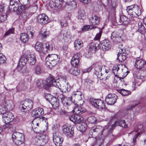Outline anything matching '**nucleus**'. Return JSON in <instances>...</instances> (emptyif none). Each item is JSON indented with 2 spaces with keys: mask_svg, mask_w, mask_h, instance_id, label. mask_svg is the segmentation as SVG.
<instances>
[{
  "mask_svg": "<svg viewBox=\"0 0 146 146\" xmlns=\"http://www.w3.org/2000/svg\"><path fill=\"white\" fill-rule=\"evenodd\" d=\"M53 97H52V96L49 94H46L45 95V97L46 99L49 102V101H50L51 98Z\"/></svg>",
  "mask_w": 146,
  "mask_h": 146,
  "instance_id": "680f3d73",
  "label": "nucleus"
},
{
  "mask_svg": "<svg viewBox=\"0 0 146 146\" xmlns=\"http://www.w3.org/2000/svg\"><path fill=\"white\" fill-rule=\"evenodd\" d=\"M62 129L63 133L66 136L69 137L72 136L74 132L67 125H64L62 127Z\"/></svg>",
  "mask_w": 146,
  "mask_h": 146,
  "instance_id": "5701e85b",
  "label": "nucleus"
},
{
  "mask_svg": "<svg viewBox=\"0 0 146 146\" xmlns=\"http://www.w3.org/2000/svg\"><path fill=\"white\" fill-rule=\"evenodd\" d=\"M117 98V96L115 94H109L106 96L105 102L108 105H113L116 103Z\"/></svg>",
  "mask_w": 146,
  "mask_h": 146,
  "instance_id": "ddd939ff",
  "label": "nucleus"
},
{
  "mask_svg": "<svg viewBox=\"0 0 146 146\" xmlns=\"http://www.w3.org/2000/svg\"><path fill=\"white\" fill-rule=\"evenodd\" d=\"M127 69L125 66L123 64H120L114 66L112 69V72L115 76H119L124 75V73L126 72Z\"/></svg>",
  "mask_w": 146,
  "mask_h": 146,
  "instance_id": "7ed1b4c3",
  "label": "nucleus"
},
{
  "mask_svg": "<svg viewBox=\"0 0 146 146\" xmlns=\"http://www.w3.org/2000/svg\"><path fill=\"white\" fill-rule=\"evenodd\" d=\"M44 85V87L46 90H48L50 87H52L54 90L56 89L58 86V84L53 77H50L45 81Z\"/></svg>",
  "mask_w": 146,
  "mask_h": 146,
  "instance_id": "39448f33",
  "label": "nucleus"
},
{
  "mask_svg": "<svg viewBox=\"0 0 146 146\" xmlns=\"http://www.w3.org/2000/svg\"><path fill=\"white\" fill-rule=\"evenodd\" d=\"M80 71V70L77 68L73 67L69 70V72L72 75L76 76L79 74Z\"/></svg>",
  "mask_w": 146,
  "mask_h": 146,
  "instance_id": "58836bf2",
  "label": "nucleus"
},
{
  "mask_svg": "<svg viewBox=\"0 0 146 146\" xmlns=\"http://www.w3.org/2000/svg\"><path fill=\"white\" fill-rule=\"evenodd\" d=\"M146 65V62L145 60L141 58H137L135 60L134 66L139 69H141Z\"/></svg>",
  "mask_w": 146,
  "mask_h": 146,
  "instance_id": "6ab92c4d",
  "label": "nucleus"
},
{
  "mask_svg": "<svg viewBox=\"0 0 146 146\" xmlns=\"http://www.w3.org/2000/svg\"><path fill=\"white\" fill-rule=\"evenodd\" d=\"M80 56V54L78 53L74 55L71 60V63L72 65L74 67H77L78 66Z\"/></svg>",
  "mask_w": 146,
  "mask_h": 146,
  "instance_id": "4be33fe9",
  "label": "nucleus"
},
{
  "mask_svg": "<svg viewBox=\"0 0 146 146\" xmlns=\"http://www.w3.org/2000/svg\"><path fill=\"white\" fill-rule=\"evenodd\" d=\"M53 139L55 144L57 146H61L63 141L62 138L59 136L58 133H54L53 134Z\"/></svg>",
  "mask_w": 146,
  "mask_h": 146,
  "instance_id": "dca6fc26",
  "label": "nucleus"
},
{
  "mask_svg": "<svg viewBox=\"0 0 146 146\" xmlns=\"http://www.w3.org/2000/svg\"><path fill=\"white\" fill-rule=\"evenodd\" d=\"M96 28V26H92L91 25H87L84 26L82 29V30L83 31H85Z\"/></svg>",
  "mask_w": 146,
  "mask_h": 146,
  "instance_id": "de8ad7c7",
  "label": "nucleus"
},
{
  "mask_svg": "<svg viewBox=\"0 0 146 146\" xmlns=\"http://www.w3.org/2000/svg\"><path fill=\"white\" fill-rule=\"evenodd\" d=\"M37 21L38 23L42 25H45L48 23L49 20L46 14H43L38 16L37 18Z\"/></svg>",
  "mask_w": 146,
  "mask_h": 146,
  "instance_id": "f3484780",
  "label": "nucleus"
},
{
  "mask_svg": "<svg viewBox=\"0 0 146 146\" xmlns=\"http://www.w3.org/2000/svg\"><path fill=\"white\" fill-rule=\"evenodd\" d=\"M35 48L38 52H44V48L41 42H37L35 45Z\"/></svg>",
  "mask_w": 146,
  "mask_h": 146,
  "instance_id": "72a5a7b5",
  "label": "nucleus"
},
{
  "mask_svg": "<svg viewBox=\"0 0 146 146\" xmlns=\"http://www.w3.org/2000/svg\"><path fill=\"white\" fill-rule=\"evenodd\" d=\"M139 29L138 31L140 33H142L145 31V27L142 22H139L138 24Z\"/></svg>",
  "mask_w": 146,
  "mask_h": 146,
  "instance_id": "c03bdc74",
  "label": "nucleus"
},
{
  "mask_svg": "<svg viewBox=\"0 0 146 146\" xmlns=\"http://www.w3.org/2000/svg\"><path fill=\"white\" fill-rule=\"evenodd\" d=\"M60 24L62 27H66L67 25V23L65 21H61L60 22Z\"/></svg>",
  "mask_w": 146,
  "mask_h": 146,
  "instance_id": "774afa93",
  "label": "nucleus"
},
{
  "mask_svg": "<svg viewBox=\"0 0 146 146\" xmlns=\"http://www.w3.org/2000/svg\"><path fill=\"white\" fill-rule=\"evenodd\" d=\"M133 5H131L127 7L126 11L128 15L133 17H137L138 16L137 14L133 11Z\"/></svg>",
  "mask_w": 146,
  "mask_h": 146,
  "instance_id": "c85d7f7f",
  "label": "nucleus"
},
{
  "mask_svg": "<svg viewBox=\"0 0 146 146\" xmlns=\"http://www.w3.org/2000/svg\"><path fill=\"white\" fill-rule=\"evenodd\" d=\"M119 20L117 23L119 25L127 24L129 22V19L126 17L122 15L120 17Z\"/></svg>",
  "mask_w": 146,
  "mask_h": 146,
  "instance_id": "c756f323",
  "label": "nucleus"
},
{
  "mask_svg": "<svg viewBox=\"0 0 146 146\" xmlns=\"http://www.w3.org/2000/svg\"><path fill=\"white\" fill-rule=\"evenodd\" d=\"M5 57L2 53H0V64H3L6 61Z\"/></svg>",
  "mask_w": 146,
  "mask_h": 146,
  "instance_id": "864d4df0",
  "label": "nucleus"
},
{
  "mask_svg": "<svg viewBox=\"0 0 146 146\" xmlns=\"http://www.w3.org/2000/svg\"><path fill=\"white\" fill-rule=\"evenodd\" d=\"M99 46V44L97 43H91L89 49L90 51L94 52Z\"/></svg>",
  "mask_w": 146,
  "mask_h": 146,
  "instance_id": "ea45409f",
  "label": "nucleus"
},
{
  "mask_svg": "<svg viewBox=\"0 0 146 146\" xmlns=\"http://www.w3.org/2000/svg\"><path fill=\"white\" fill-rule=\"evenodd\" d=\"M49 5L50 6L51 8H54L56 6V5L55 4V3L53 1V0H51L49 3Z\"/></svg>",
  "mask_w": 146,
  "mask_h": 146,
  "instance_id": "bf43d9fd",
  "label": "nucleus"
},
{
  "mask_svg": "<svg viewBox=\"0 0 146 146\" xmlns=\"http://www.w3.org/2000/svg\"><path fill=\"white\" fill-rule=\"evenodd\" d=\"M100 45L102 48L103 50H108L110 48L111 45L110 43L107 40H105L101 41Z\"/></svg>",
  "mask_w": 146,
  "mask_h": 146,
  "instance_id": "b1692460",
  "label": "nucleus"
},
{
  "mask_svg": "<svg viewBox=\"0 0 146 146\" xmlns=\"http://www.w3.org/2000/svg\"><path fill=\"white\" fill-rule=\"evenodd\" d=\"M69 119L75 124L80 123L82 122L83 118L81 116L77 115H73L69 117Z\"/></svg>",
  "mask_w": 146,
  "mask_h": 146,
  "instance_id": "412c9836",
  "label": "nucleus"
},
{
  "mask_svg": "<svg viewBox=\"0 0 146 146\" xmlns=\"http://www.w3.org/2000/svg\"><path fill=\"white\" fill-rule=\"evenodd\" d=\"M7 17L6 15H0V23L4 22L6 19Z\"/></svg>",
  "mask_w": 146,
  "mask_h": 146,
  "instance_id": "052dcab7",
  "label": "nucleus"
},
{
  "mask_svg": "<svg viewBox=\"0 0 146 146\" xmlns=\"http://www.w3.org/2000/svg\"><path fill=\"white\" fill-rule=\"evenodd\" d=\"M14 29L13 28L9 29L5 34L4 36L8 35L14 33Z\"/></svg>",
  "mask_w": 146,
  "mask_h": 146,
  "instance_id": "6e6d98bb",
  "label": "nucleus"
},
{
  "mask_svg": "<svg viewBox=\"0 0 146 146\" xmlns=\"http://www.w3.org/2000/svg\"><path fill=\"white\" fill-rule=\"evenodd\" d=\"M48 139V137L46 135L40 134L37 136L35 141L37 145L44 146L47 143Z\"/></svg>",
  "mask_w": 146,
  "mask_h": 146,
  "instance_id": "6e6552de",
  "label": "nucleus"
},
{
  "mask_svg": "<svg viewBox=\"0 0 146 146\" xmlns=\"http://www.w3.org/2000/svg\"><path fill=\"white\" fill-rule=\"evenodd\" d=\"M26 62L31 65H34L35 64L36 58L33 52L27 51L21 58L19 64L24 66Z\"/></svg>",
  "mask_w": 146,
  "mask_h": 146,
  "instance_id": "f257e3e1",
  "label": "nucleus"
},
{
  "mask_svg": "<svg viewBox=\"0 0 146 146\" xmlns=\"http://www.w3.org/2000/svg\"><path fill=\"white\" fill-rule=\"evenodd\" d=\"M118 91L122 95L124 96H127L130 93V91L128 90H126L124 89H121L120 90H118Z\"/></svg>",
  "mask_w": 146,
  "mask_h": 146,
  "instance_id": "49530a36",
  "label": "nucleus"
},
{
  "mask_svg": "<svg viewBox=\"0 0 146 146\" xmlns=\"http://www.w3.org/2000/svg\"><path fill=\"white\" fill-rule=\"evenodd\" d=\"M61 88L62 90L65 92H68L70 90V86L67 81L64 82L63 85L61 87Z\"/></svg>",
  "mask_w": 146,
  "mask_h": 146,
  "instance_id": "f704fd0d",
  "label": "nucleus"
},
{
  "mask_svg": "<svg viewBox=\"0 0 146 146\" xmlns=\"http://www.w3.org/2000/svg\"><path fill=\"white\" fill-rule=\"evenodd\" d=\"M32 127L34 131L36 133H40L41 131L39 129L41 126L40 119L35 118L32 122Z\"/></svg>",
  "mask_w": 146,
  "mask_h": 146,
  "instance_id": "9d476101",
  "label": "nucleus"
},
{
  "mask_svg": "<svg viewBox=\"0 0 146 146\" xmlns=\"http://www.w3.org/2000/svg\"><path fill=\"white\" fill-rule=\"evenodd\" d=\"M102 33V30L100 29H99V32L97 33L94 38L95 40H99L100 38Z\"/></svg>",
  "mask_w": 146,
  "mask_h": 146,
  "instance_id": "603ef678",
  "label": "nucleus"
},
{
  "mask_svg": "<svg viewBox=\"0 0 146 146\" xmlns=\"http://www.w3.org/2000/svg\"><path fill=\"white\" fill-rule=\"evenodd\" d=\"M113 128L111 125V126H109L108 128L104 129L103 128V130L102 132L101 133L100 137H97V139L98 140H101L102 141H103L104 138V137L107 136L109 134L110 130L111 131Z\"/></svg>",
  "mask_w": 146,
  "mask_h": 146,
  "instance_id": "2eb2a0df",
  "label": "nucleus"
},
{
  "mask_svg": "<svg viewBox=\"0 0 146 146\" xmlns=\"http://www.w3.org/2000/svg\"><path fill=\"white\" fill-rule=\"evenodd\" d=\"M3 120L5 123L4 127L5 128L10 127L11 126V122L14 119L13 114L11 112H7L2 116Z\"/></svg>",
  "mask_w": 146,
  "mask_h": 146,
  "instance_id": "20e7f679",
  "label": "nucleus"
},
{
  "mask_svg": "<svg viewBox=\"0 0 146 146\" xmlns=\"http://www.w3.org/2000/svg\"><path fill=\"white\" fill-rule=\"evenodd\" d=\"M44 111L42 108H37L34 110L32 113V116L36 118H38L44 114Z\"/></svg>",
  "mask_w": 146,
  "mask_h": 146,
  "instance_id": "a211bd4d",
  "label": "nucleus"
},
{
  "mask_svg": "<svg viewBox=\"0 0 146 146\" xmlns=\"http://www.w3.org/2000/svg\"><path fill=\"white\" fill-rule=\"evenodd\" d=\"M30 0H22L23 5L26 6L27 7H29L30 5H29Z\"/></svg>",
  "mask_w": 146,
  "mask_h": 146,
  "instance_id": "4d7b16f0",
  "label": "nucleus"
},
{
  "mask_svg": "<svg viewBox=\"0 0 146 146\" xmlns=\"http://www.w3.org/2000/svg\"><path fill=\"white\" fill-rule=\"evenodd\" d=\"M33 102L30 100H27L21 102L19 106L20 110L22 112L26 111V109L27 110H30L33 108Z\"/></svg>",
  "mask_w": 146,
  "mask_h": 146,
  "instance_id": "0eeeda50",
  "label": "nucleus"
},
{
  "mask_svg": "<svg viewBox=\"0 0 146 146\" xmlns=\"http://www.w3.org/2000/svg\"><path fill=\"white\" fill-rule=\"evenodd\" d=\"M53 1H54L55 4H56V6L57 7H58L62 3V0H53Z\"/></svg>",
  "mask_w": 146,
  "mask_h": 146,
  "instance_id": "69168bd1",
  "label": "nucleus"
},
{
  "mask_svg": "<svg viewBox=\"0 0 146 146\" xmlns=\"http://www.w3.org/2000/svg\"><path fill=\"white\" fill-rule=\"evenodd\" d=\"M68 5L71 6L73 9L76 8V3L74 1H72L69 2V3H68Z\"/></svg>",
  "mask_w": 146,
  "mask_h": 146,
  "instance_id": "13d9d810",
  "label": "nucleus"
},
{
  "mask_svg": "<svg viewBox=\"0 0 146 146\" xmlns=\"http://www.w3.org/2000/svg\"><path fill=\"white\" fill-rule=\"evenodd\" d=\"M20 39L22 42L25 43L28 42L29 37L27 34L25 33H23L21 34Z\"/></svg>",
  "mask_w": 146,
  "mask_h": 146,
  "instance_id": "e433bc0d",
  "label": "nucleus"
},
{
  "mask_svg": "<svg viewBox=\"0 0 146 146\" xmlns=\"http://www.w3.org/2000/svg\"><path fill=\"white\" fill-rule=\"evenodd\" d=\"M119 51L118 52L117 58L120 61H122L125 60L127 58V54L124 52L125 50L123 48L119 47Z\"/></svg>",
  "mask_w": 146,
  "mask_h": 146,
  "instance_id": "aec40b11",
  "label": "nucleus"
},
{
  "mask_svg": "<svg viewBox=\"0 0 146 146\" xmlns=\"http://www.w3.org/2000/svg\"><path fill=\"white\" fill-rule=\"evenodd\" d=\"M73 112L75 114V115L80 114L83 113V110L80 106H77L74 107Z\"/></svg>",
  "mask_w": 146,
  "mask_h": 146,
  "instance_id": "4c0bfd02",
  "label": "nucleus"
},
{
  "mask_svg": "<svg viewBox=\"0 0 146 146\" xmlns=\"http://www.w3.org/2000/svg\"><path fill=\"white\" fill-rule=\"evenodd\" d=\"M59 56L56 54H49L46 58V64L50 66V65L52 66L56 65L59 60Z\"/></svg>",
  "mask_w": 146,
  "mask_h": 146,
  "instance_id": "f03ea898",
  "label": "nucleus"
},
{
  "mask_svg": "<svg viewBox=\"0 0 146 146\" xmlns=\"http://www.w3.org/2000/svg\"><path fill=\"white\" fill-rule=\"evenodd\" d=\"M133 134H135V135L133 138L132 143L135 145V143L136 141V139L140 135V133L138 131H134L131 133Z\"/></svg>",
  "mask_w": 146,
  "mask_h": 146,
  "instance_id": "79ce46f5",
  "label": "nucleus"
},
{
  "mask_svg": "<svg viewBox=\"0 0 146 146\" xmlns=\"http://www.w3.org/2000/svg\"><path fill=\"white\" fill-rule=\"evenodd\" d=\"M7 109L4 106H0V114H2V115L5 113H6Z\"/></svg>",
  "mask_w": 146,
  "mask_h": 146,
  "instance_id": "3c124183",
  "label": "nucleus"
},
{
  "mask_svg": "<svg viewBox=\"0 0 146 146\" xmlns=\"http://www.w3.org/2000/svg\"><path fill=\"white\" fill-rule=\"evenodd\" d=\"M100 18L96 16H92L90 19V22L92 26H96V25H98L100 23Z\"/></svg>",
  "mask_w": 146,
  "mask_h": 146,
  "instance_id": "393cba45",
  "label": "nucleus"
},
{
  "mask_svg": "<svg viewBox=\"0 0 146 146\" xmlns=\"http://www.w3.org/2000/svg\"><path fill=\"white\" fill-rule=\"evenodd\" d=\"M21 14V16L24 19H25L28 17L27 16V15L28 14L27 13L23 12Z\"/></svg>",
  "mask_w": 146,
  "mask_h": 146,
  "instance_id": "338daca9",
  "label": "nucleus"
},
{
  "mask_svg": "<svg viewBox=\"0 0 146 146\" xmlns=\"http://www.w3.org/2000/svg\"><path fill=\"white\" fill-rule=\"evenodd\" d=\"M96 117L94 116H91L89 117L87 119L88 121L91 123H94L96 121Z\"/></svg>",
  "mask_w": 146,
  "mask_h": 146,
  "instance_id": "5fc2aeb1",
  "label": "nucleus"
},
{
  "mask_svg": "<svg viewBox=\"0 0 146 146\" xmlns=\"http://www.w3.org/2000/svg\"><path fill=\"white\" fill-rule=\"evenodd\" d=\"M10 8L11 9H13V10L15 11L17 9V8L19 6V2L16 1L15 0H13L10 1Z\"/></svg>",
  "mask_w": 146,
  "mask_h": 146,
  "instance_id": "2f4dec72",
  "label": "nucleus"
},
{
  "mask_svg": "<svg viewBox=\"0 0 146 146\" xmlns=\"http://www.w3.org/2000/svg\"><path fill=\"white\" fill-rule=\"evenodd\" d=\"M29 8L26 7V6L24 5H21L20 6H19L17 9L16 11H17V13L18 14H20L23 12L25 10Z\"/></svg>",
  "mask_w": 146,
  "mask_h": 146,
  "instance_id": "a19ab883",
  "label": "nucleus"
},
{
  "mask_svg": "<svg viewBox=\"0 0 146 146\" xmlns=\"http://www.w3.org/2000/svg\"><path fill=\"white\" fill-rule=\"evenodd\" d=\"M49 33L45 29H42L40 33V35L41 37L43 38L46 37L49 35Z\"/></svg>",
  "mask_w": 146,
  "mask_h": 146,
  "instance_id": "37998d69",
  "label": "nucleus"
},
{
  "mask_svg": "<svg viewBox=\"0 0 146 146\" xmlns=\"http://www.w3.org/2000/svg\"><path fill=\"white\" fill-rule=\"evenodd\" d=\"M117 126H119L125 128L128 127L127 125L126 124L125 121L123 120H118L115 121L114 124L111 125L113 128Z\"/></svg>",
  "mask_w": 146,
  "mask_h": 146,
  "instance_id": "bb28decb",
  "label": "nucleus"
},
{
  "mask_svg": "<svg viewBox=\"0 0 146 146\" xmlns=\"http://www.w3.org/2000/svg\"><path fill=\"white\" fill-rule=\"evenodd\" d=\"M87 125L85 123H84L83 124L81 125L80 127L82 131H85L86 129Z\"/></svg>",
  "mask_w": 146,
  "mask_h": 146,
  "instance_id": "0e129e2a",
  "label": "nucleus"
},
{
  "mask_svg": "<svg viewBox=\"0 0 146 146\" xmlns=\"http://www.w3.org/2000/svg\"><path fill=\"white\" fill-rule=\"evenodd\" d=\"M49 102L54 109H57L58 108L59 106V103L58 99L56 97L52 98L50 101H49Z\"/></svg>",
  "mask_w": 146,
  "mask_h": 146,
  "instance_id": "cd10ccee",
  "label": "nucleus"
},
{
  "mask_svg": "<svg viewBox=\"0 0 146 146\" xmlns=\"http://www.w3.org/2000/svg\"><path fill=\"white\" fill-rule=\"evenodd\" d=\"M78 16L80 19H83L85 17V12L83 10H79L78 12Z\"/></svg>",
  "mask_w": 146,
  "mask_h": 146,
  "instance_id": "8fccbe9b",
  "label": "nucleus"
},
{
  "mask_svg": "<svg viewBox=\"0 0 146 146\" xmlns=\"http://www.w3.org/2000/svg\"><path fill=\"white\" fill-rule=\"evenodd\" d=\"M52 50L53 47L49 44L48 43H45V48H44V53L47 52L48 50Z\"/></svg>",
  "mask_w": 146,
  "mask_h": 146,
  "instance_id": "09e8293b",
  "label": "nucleus"
},
{
  "mask_svg": "<svg viewBox=\"0 0 146 146\" xmlns=\"http://www.w3.org/2000/svg\"><path fill=\"white\" fill-rule=\"evenodd\" d=\"M102 69V67L101 66H96L95 68V70L96 72H98V76H100L101 75V77H100L101 79L102 80H106L107 79V77H102V73L101 72Z\"/></svg>",
  "mask_w": 146,
  "mask_h": 146,
  "instance_id": "c9c22d12",
  "label": "nucleus"
},
{
  "mask_svg": "<svg viewBox=\"0 0 146 146\" xmlns=\"http://www.w3.org/2000/svg\"><path fill=\"white\" fill-rule=\"evenodd\" d=\"M83 46L82 41L80 39H78L74 42V47L76 50H79Z\"/></svg>",
  "mask_w": 146,
  "mask_h": 146,
  "instance_id": "7c9ffc66",
  "label": "nucleus"
},
{
  "mask_svg": "<svg viewBox=\"0 0 146 146\" xmlns=\"http://www.w3.org/2000/svg\"><path fill=\"white\" fill-rule=\"evenodd\" d=\"M90 103L93 106L97 108L103 109L105 108L104 102L100 99H90Z\"/></svg>",
  "mask_w": 146,
  "mask_h": 146,
  "instance_id": "1a4fd4ad",
  "label": "nucleus"
},
{
  "mask_svg": "<svg viewBox=\"0 0 146 146\" xmlns=\"http://www.w3.org/2000/svg\"><path fill=\"white\" fill-rule=\"evenodd\" d=\"M133 5L134 6V7L133 8V11L135 12V13L136 14H137L139 16L141 14V10L139 7L137 5Z\"/></svg>",
  "mask_w": 146,
  "mask_h": 146,
  "instance_id": "a18cd8bd",
  "label": "nucleus"
},
{
  "mask_svg": "<svg viewBox=\"0 0 146 146\" xmlns=\"http://www.w3.org/2000/svg\"><path fill=\"white\" fill-rule=\"evenodd\" d=\"M103 130V127L100 125H97L95 128H94L92 131H93V132L92 135H95V133H97L98 135L96 137V138L97 140H98L97 139V137L100 136L101 133L102 132Z\"/></svg>",
  "mask_w": 146,
  "mask_h": 146,
  "instance_id": "a878e982",
  "label": "nucleus"
},
{
  "mask_svg": "<svg viewBox=\"0 0 146 146\" xmlns=\"http://www.w3.org/2000/svg\"><path fill=\"white\" fill-rule=\"evenodd\" d=\"M82 93L79 91H74L73 92L72 96L71 97L74 98L77 100H80L82 99Z\"/></svg>",
  "mask_w": 146,
  "mask_h": 146,
  "instance_id": "473e14b6",
  "label": "nucleus"
},
{
  "mask_svg": "<svg viewBox=\"0 0 146 146\" xmlns=\"http://www.w3.org/2000/svg\"><path fill=\"white\" fill-rule=\"evenodd\" d=\"M71 37L70 32L66 30H62L60 34L58 35V38L60 40L64 39L65 42H67L70 40Z\"/></svg>",
  "mask_w": 146,
  "mask_h": 146,
  "instance_id": "9b49d317",
  "label": "nucleus"
},
{
  "mask_svg": "<svg viewBox=\"0 0 146 146\" xmlns=\"http://www.w3.org/2000/svg\"><path fill=\"white\" fill-rule=\"evenodd\" d=\"M36 73L37 74H39L41 73V68L40 66L37 65L35 68Z\"/></svg>",
  "mask_w": 146,
  "mask_h": 146,
  "instance_id": "e2e57ef3",
  "label": "nucleus"
},
{
  "mask_svg": "<svg viewBox=\"0 0 146 146\" xmlns=\"http://www.w3.org/2000/svg\"><path fill=\"white\" fill-rule=\"evenodd\" d=\"M123 33V31L121 30L113 31L111 33V38L115 42H119L121 40V36Z\"/></svg>",
  "mask_w": 146,
  "mask_h": 146,
  "instance_id": "f8f14e48",
  "label": "nucleus"
},
{
  "mask_svg": "<svg viewBox=\"0 0 146 146\" xmlns=\"http://www.w3.org/2000/svg\"><path fill=\"white\" fill-rule=\"evenodd\" d=\"M54 94H56L58 97V98L61 99V102L63 105L66 106H68V103L71 101V98H67L62 94H59L58 93L54 92Z\"/></svg>",
  "mask_w": 146,
  "mask_h": 146,
  "instance_id": "4468645a",
  "label": "nucleus"
},
{
  "mask_svg": "<svg viewBox=\"0 0 146 146\" xmlns=\"http://www.w3.org/2000/svg\"><path fill=\"white\" fill-rule=\"evenodd\" d=\"M12 138L13 142L17 145L21 144L25 139L23 134L18 132H14L12 135Z\"/></svg>",
  "mask_w": 146,
  "mask_h": 146,
  "instance_id": "423d86ee",
  "label": "nucleus"
}]
</instances>
